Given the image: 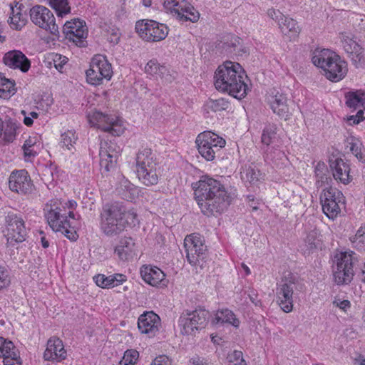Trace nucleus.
I'll return each instance as SVG.
<instances>
[{"instance_id":"nucleus-1","label":"nucleus","mask_w":365,"mask_h":365,"mask_svg":"<svg viewBox=\"0 0 365 365\" xmlns=\"http://www.w3.org/2000/svg\"><path fill=\"white\" fill-rule=\"evenodd\" d=\"M195 198L201 212L207 216L220 214L230 205L231 196L224 185L208 175L192 184Z\"/></svg>"},{"instance_id":"nucleus-2","label":"nucleus","mask_w":365,"mask_h":365,"mask_svg":"<svg viewBox=\"0 0 365 365\" xmlns=\"http://www.w3.org/2000/svg\"><path fill=\"white\" fill-rule=\"evenodd\" d=\"M245 71L240 63L226 61L215 72L214 85L220 92L227 93L237 99L244 98L250 88L244 81Z\"/></svg>"},{"instance_id":"nucleus-3","label":"nucleus","mask_w":365,"mask_h":365,"mask_svg":"<svg viewBox=\"0 0 365 365\" xmlns=\"http://www.w3.org/2000/svg\"><path fill=\"white\" fill-rule=\"evenodd\" d=\"M312 61L322 69L324 76L330 81L339 82L346 76L348 65L335 52L327 48H317L314 51Z\"/></svg>"},{"instance_id":"nucleus-4","label":"nucleus","mask_w":365,"mask_h":365,"mask_svg":"<svg viewBox=\"0 0 365 365\" xmlns=\"http://www.w3.org/2000/svg\"><path fill=\"white\" fill-rule=\"evenodd\" d=\"M126 208L118 201L104 204L100 212V228L108 237L119 235L125 228Z\"/></svg>"},{"instance_id":"nucleus-5","label":"nucleus","mask_w":365,"mask_h":365,"mask_svg":"<svg viewBox=\"0 0 365 365\" xmlns=\"http://www.w3.org/2000/svg\"><path fill=\"white\" fill-rule=\"evenodd\" d=\"M136 173L139 180L146 186L158 182L157 162L151 149L140 150L136 156Z\"/></svg>"},{"instance_id":"nucleus-6","label":"nucleus","mask_w":365,"mask_h":365,"mask_svg":"<svg viewBox=\"0 0 365 365\" xmlns=\"http://www.w3.org/2000/svg\"><path fill=\"white\" fill-rule=\"evenodd\" d=\"M357 262V255L353 251L341 252L335 255L333 272L334 281L338 285L348 284L351 282Z\"/></svg>"},{"instance_id":"nucleus-7","label":"nucleus","mask_w":365,"mask_h":365,"mask_svg":"<svg viewBox=\"0 0 365 365\" xmlns=\"http://www.w3.org/2000/svg\"><path fill=\"white\" fill-rule=\"evenodd\" d=\"M209 317V311L200 307L193 311H184L178 319L180 333L182 335L195 336L206 327Z\"/></svg>"},{"instance_id":"nucleus-8","label":"nucleus","mask_w":365,"mask_h":365,"mask_svg":"<svg viewBox=\"0 0 365 365\" xmlns=\"http://www.w3.org/2000/svg\"><path fill=\"white\" fill-rule=\"evenodd\" d=\"M195 143L202 157L207 161H212L216 153L225 147L226 141L217 134L206 130L197 135Z\"/></svg>"},{"instance_id":"nucleus-9","label":"nucleus","mask_w":365,"mask_h":365,"mask_svg":"<svg viewBox=\"0 0 365 365\" xmlns=\"http://www.w3.org/2000/svg\"><path fill=\"white\" fill-rule=\"evenodd\" d=\"M135 29L139 36L148 42L164 40L168 34V27L151 19H142L135 23Z\"/></svg>"},{"instance_id":"nucleus-10","label":"nucleus","mask_w":365,"mask_h":365,"mask_svg":"<svg viewBox=\"0 0 365 365\" xmlns=\"http://www.w3.org/2000/svg\"><path fill=\"white\" fill-rule=\"evenodd\" d=\"M5 226L4 232L8 246L14 247L26 240L27 232L21 215L9 212L5 217Z\"/></svg>"},{"instance_id":"nucleus-11","label":"nucleus","mask_w":365,"mask_h":365,"mask_svg":"<svg viewBox=\"0 0 365 365\" xmlns=\"http://www.w3.org/2000/svg\"><path fill=\"white\" fill-rule=\"evenodd\" d=\"M86 80L89 84L98 86L106 79L109 81L113 75L111 64L103 55H96L91 59L90 68L86 72Z\"/></svg>"},{"instance_id":"nucleus-12","label":"nucleus","mask_w":365,"mask_h":365,"mask_svg":"<svg viewBox=\"0 0 365 365\" xmlns=\"http://www.w3.org/2000/svg\"><path fill=\"white\" fill-rule=\"evenodd\" d=\"M184 247L189 264L202 268L207 257V246L201 237L195 234L187 235L184 240Z\"/></svg>"},{"instance_id":"nucleus-13","label":"nucleus","mask_w":365,"mask_h":365,"mask_svg":"<svg viewBox=\"0 0 365 365\" xmlns=\"http://www.w3.org/2000/svg\"><path fill=\"white\" fill-rule=\"evenodd\" d=\"M299 282L290 275L283 278L277 289V302L281 309L286 313L293 309L294 299L297 297Z\"/></svg>"},{"instance_id":"nucleus-14","label":"nucleus","mask_w":365,"mask_h":365,"mask_svg":"<svg viewBox=\"0 0 365 365\" xmlns=\"http://www.w3.org/2000/svg\"><path fill=\"white\" fill-rule=\"evenodd\" d=\"M89 123L104 132L114 136H120L124 131L121 120L115 115H108L102 112L94 110L87 115Z\"/></svg>"},{"instance_id":"nucleus-15","label":"nucleus","mask_w":365,"mask_h":365,"mask_svg":"<svg viewBox=\"0 0 365 365\" xmlns=\"http://www.w3.org/2000/svg\"><path fill=\"white\" fill-rule=\"evenodd\" d=\"M29 14L32 23L59 37L58 26L51 10L43 6L36 5L30 9Z\"/></svg>"},{"instance_id":"nucleus-16","label":"nucleus","mask_w":365,"mask_h":365,"mask_svg":"<svg viewBox=\"0 0 365 365\" xmlns=\"http://www.w3.org/2000/svg\"><path fill=\"white\" fill-rule=\"evenodd\" d=\"M63 34L66 39L78 46L83 45V40L87 37L86 23L79 19L67 21L63 26Z\"/></svg>"},{"instance_id":"nucleus-17","label":"nucleus","mask_w":365,"mask_h":365,"mask_svg":"<svg viewBox=\"0 0 365 365\" xmlns=\"http://www.w3.org/2000/svg\"><path fill=\"white\" fill-rule=\"evenodd\" d=\"M9 187L13 192L26 194L31 192L33 184L31 177L26 170H16L10 174Z\"/></svg>"},{"instance_id":"nucleus-18","label":"nucleus","mask_w":365,"mask_h":365,"mask_svg":"<svg viewBox=\"0 0 365 365\" xmlns=\"http://www.w3.org/2000/svg\"><path fill=\"white\" fill-rule=\"evenodd\" d=\"M161 327L160 317L153 311H146L138 319V328L141 334H147L149 337L155 336Z\"/></svg>"},{"instance_id":"nucleus-19","label":"nucleus","mask_w":365,"mask_h":365,"mask_svg":"<svg viewBox=\"0 0 365 365\" xmlns=\"http://www.w3.org/2000/svg\"><path fill=\"white\" fill-rule=\"evenodd\" d=\"M66 357L67 352L62 340L56 336L51 337L47 341L46 349L43 353L44 360L61 362Z\"/></svg>"},{"instance_id":"nucleus-20","label":"nucleus","mask_w":365,"mask_h":365,"mask_svg":"<svg viewBox=\"0 0 365 365\" xmlns=\"http://www.w3.org/2000/svg\"><path fill=\"white\" fill-rule=\"evenodd\" d=\"M3 61L7 66L19 69L24 73L27 72L31 67L30 60L19 50H13L6 53Z\"/></svg>"},{"instance_id":"nucleus-21","label":"nucleus","mask_w":365,"mask_h":365,"mask_svg":"<svg viewBox=\"0 0 365 365\" xmlns=\"http://www.w3.org/2000/svg\"><path fill=\"white\" fill-rule=\"evenodd\" d=\"M0 358H3L4 365L21 364L19 352L14 343L1 336H0Z\"/></svg>"},{"instance_id":"nucleus-22","label":"nucleus","mask_w":365,"mask_h":365,"mask_svg":"<svg viewBox=\"0 0 365 365\" xmlns=\"http://www.w3.org/2000/svg\"><path fill=\"white\" fill-rule=\"evenodd\" d=\"M140 275L146 283L153 287L166 286L168 283L165 274L157 267L143 265L140 268Z\"/></svg>"},{"instance_id":"nucleus-23","label":"nucleus","mask_w":365,"mask_h":365,"mask_svg":"<svg viewBox=\"0 0 365 365\" xmlns=\"http://www.w3.org/2000/svg\"><path fill=\"white\" fill-rule=\"evenodd\" d=\"M269 102L272 111L282 118L287 120L289 116L286 95L274 90L269 96Z\"/></svg>"},{"instance_id":"nucleus-24","label":"nucleus","mask_w":365,"mask_h":365,"mask_svg":"<svg viewBox=\"0 0 365 365\" xmlns=\"http://www.w3.org/2000/svg\"><path fill=\"white\" fill-rule=\"evenodd\" d=\"M329 166L333 177L336 181L346 185L352 180V177L349 175V165L342 158H337L335 160H330Z\"/></svg>"},{"instance_id":"nucleus-25","label":"nucleus","mask_w":365,"mask_h":365,"mask_svg":"<svg viewBox=\"0 0 365 365\" xmlns=\"http://www.w3.org/2000/svg\"><path fill=\"white\" fill-rule=\"evenodd\" d=\"M45 216L49 226L54 232L61 230L60 226L68 225L66 210L59 207H51Z\"/></svg>"},{"instance_id":"nucleus-26","label":"nucleus","mask_w":365,"mask_h":365,"mask_svg":"<svg viewBox=\"0 0 365 365\" xmlns=\"http://www.w3.org/2000/svg\"><path fill=\"white\" fill-rule=\"evenodd\" d=\"M93 280L97 286L103 289H109L122 284L127 280V277L122 274H114L109 276L98 274L93 277Z\"/></svg>"},{"instance_id":"nucleus-27","label":"nucleus","mask_w":365,"mask_h":365,"mask_svg":"<svg viewBox=\"0 0 365 365\" xmlns=\"http://www.w3.org/2000/svg\"><path fill=\"white\" fill-rule=\"evenodd\" d=\"M135 242L131 237H123L115 247V253L123 261H128L132 259L134 253Z\"/></svg>"},{"instance_id":"nucleus-28","label":"nucleus","mask_w":365,"mask_h":365,"mask_svg":"<svg viewBox=\"0 0 365 365\" xmlns=\"http://www.w3.org/2000/svg\"><path fill=\"white\" fill-rule=\"evenodd\" d=\"M116 192L123 199L132 201L138 196V190L128 179L123 177L116 187Z\"/></svg>"},{"instance_id":"nucleus-29","label":"nucleus","mask_w":365,"mask_h":365,"mask_svg":"<svg viewBox=\"0 0 365 365\" xmlns=\"http://www.w3.org/2000/svg\"><path fill=\"white\" fill-rule=\"evenodd\" d=\"M225 323L231 324L235 328H238L240 327V322L232 310L229 309L217 310L215 317L212 320V324L216 325Z\"/></svg>"},{"instance_id":"nucleus-30","label":"nucleus","mask_w":365,"mask_h":365,"mask_svg":"<svg viewBox=\"0 0 365 365\" xmlns=\"http://www.w3.org/2000/svg\"><path fill=\"white\" fill-rule=\"evenodd\" d=\"M176 13L177 18L180 20L197 22L200 18V13L188 2L181 0V5Z\"/></svg>"},{"instance_id":"nucleus-31","label":"nucleus","mask_w":365,"mask_h":365,"mask_svg":"<svg viewBox=\"0 0 365 365\" xmlns=\"http://www.w3.org/2000/svg\"><path fill=\"white\" fill-rule=\"evenodd\" d=\"M346 106L351 109L356 110L358 108H365V91L356 90L349 91L345 94Z\"/></svg>"},{"instance_id":"nucleus-32","label":"nucleus","mask_w":365,"mask_h":365,"mask_svg":"<svg viewBox=\"0 0 365 365\" xmlns=\"http://www.w3.org/2000/svg\"><path fill=\"white\" fill-rule=\"evenodd\" d=\"M280 20L281 21H279L278 25L281 32L284 35L289 36V38L295 37L298 35L300 29L297 22L294 19L284 16Z\"/></svg>"},{"instance_id":"nucleus-33","label":"nucleus","mask_w":365,"mask_h":365,"mask_svg":"<svg viewBox=\"0 0 365 365\" xmlns=\"http://www.w3.org/2000/svg\"><path fill=\"white\" fill-rule=\"evenodd\" d=\"M319 245L320 240L318 239V232L316 230H312L307 233L304 244L301 245V250L304 255H309L317 250Z\"/></svg>"},{"instance_id":"nucleus-34","label":"nucleus","mask_w":365,"mask_h":365,"mask_svg":"<svg viewBox=\"0 0 365 365\" xmlns=\"http://www.w3.org/2000/svg\"><path fill=\"white\" fill-rule=\"evenodd\" d=\"M19 126L20 124L16 120L11 118L4 121L2 140L5 143H12L16 139V130Z\"/></svg>"},{"instance_id":"nucleus-35","label":"nucleus","mask_w":365,"mask_h":365,"mask_svg":"<svg viewBox=\"0 0 365 365\" xmlns=\"http://www.w3.org/2000/svg\"><path fill=\"white\" fill-rule=\"evenodd\" d=\"M324 213L329 219H335L344 207L345 202L338 203L337 201H321Z\"/></svg>"},{"instance_id":"nucleus-36","label":"nucleus","mask_w":365,"mask_h":365,"mask_svg":"<svg viewBox=\"0 0 365 365\" xmlns=\"http://www.w3.org/2000/svg\"><path fill=\"white\" fill-rule=\"evenodd\" d=\"M278 127L274 123L267 124L262 133L261 142L267 147L274 143L277 139Z\"/></svg>"},{"instance_id":"nucleus-37","label":"nucleus","mask_w":365,"mask_h":365,"mask_svg":"<svg viewBox=\"0 0 365 365\" xmlns=\"http://www.w3.org/2000/svg\"><path fill=\"white\" fill-rule=\"evenodd\" d=\"M316 176V185L318 187H322L325 184H329L331 178L328 175L329 171L324 162L317 163L314 169Z\"/></svg>"},{"instance_id":"nucleus-38","label":"nucleus","mask_w":365,"mask_h":365,"mask_svg":"<svg viewBox=\"0 0 365 365\" xmlns=\"http://www.w3.org/2000/svg\"><path fill=\"white\" fill-rule=\"evenodd\" d=\"M346 147L349 148L350 151L361 162L365 163V155L361 153L362 143L359 139L354 136H349L345 140Z\"/></svg>"},{"instance_id":"nucleus-39","label":"nucleus","mask_w":365,"mask_h":365,"mask_svg":"<svg viewBox=\"0 0 365 365\" xmlns=\"http://www.w3.org/2000/svg\"><path fill=\"white\" fill-rule=\"evenodd\" d=\"M321 201H337L338 203L345 202L343 193L336 188L329 187L324 189L320 196Z\"/></svg>"},{"instance_id":"nucleus-40","label":"nucleus","mask_w":365,"mask_h":365,"mask_svg":"<svg viewBox=\"0 0 365 365\" xmlns=\"http://www.w3.org/2000/svg\"><path fill=\"white\" fill-rule=\"evenodd\" d=\"M100 166L102 174H106L115 168L118 158H111V154L99 153Z\"/></svg>"},{"instance_id":"nucleus-41","label":"nucleus","mask_w":365,"mask_h":365,"mask_svg":"<svg viewBox=\"0 0 365 365\" xmlns=\"http://www.w3.org/2000/svg\"><path fill=\"white\" fill-rule=\"evenodd\" d=\"M49 6L53 9L58 17H63L71 12L68 0H47Z\"/></svg>"},{"instance_id":"nucleus-42","label":"nucleus","mask_w":365,"mask_h":365,"mask_svg":"<svg viewBox=\"0 0 365 365\" xmlns=\"http://www.w3.org/2000/svg\"><path fill=\"white\" fill-rule=\"evenodd\" d=\"M14 81L2 76L0 73V98H8L14 94Z\"/></svg>"},{"instance_id":"nucleus-43","label":"nucleus","mask_w":365,"mask_h":365,"mask_svg":"<svg viewBox=\"0 0 365 365\" xmlns=\"http://www.w3.org/2000/svg\"><path fill=\"white\" fill-rule=\"evenodd\" d=\"M341 40L344 48L347 53H353V51H360L361 47L354 40L352 35L349 34H341Z\"/></svg>"},{"instance_id":"nucleus-44","label":"nucleus","mask_w":365,"mask_h":365,"mask_svg":"<svg viewBox=\"0 0 365 365\" xmlns=\"http://www.w3.org/2000/svg\"><path fill=\"white\" fill-rule=\"evenodd\" d=\"M207 106L214 112H218L227 110L230 106L228 100L220 98L216 100L210 99L207 102Z\"/></svg>"},{"instance_id":"nucleus-45","label":"nucleus","mask_w":365,"mask_h":365,"mask_svg":"<svg viewBox=\"0 0 365 365\" xmlns=\"http://www.w3.org/2000/svg\"><path fill=\"white\" fill-rule=\"evenodd\" d=\"M99 153H106V154H111V158H119L120 148H117L115 143L112 141H104L101 143Z\"/></svg>"},{"instance_id":"nucleus-46","label":"nucleus","mask_w":365,"mask_h":365,"mask_svg":"<svg viewBox=\"0 0 365 365\" xmlns=\"http://www.w3.org/2000/svg\"><path fill=\"white\" fill-rule=\"evenodd\" d=\"M11 11L14 14V10L13 7H11ZM8 22L13 29L21 30L26 25V20L20 12H18L16 14H13L12 16H10Z\"/></svg>"},{"instance_id":"nucleus-47","label":"nucleus","mask_w":365,"mask_h":365,"mask_svg":"<svg viewBox=\"0 0 365 365\" xmlns=\"http://www.w3.org/2000/svg\"><path fill=\"white\" fill-rule=\"evenodd\" d=\"M77 138L73 130H67L61 134V144L63 147H66L68 150H71L73 143H76Z\"/></svg>"},{"instance_id":"nucleus-48","label":"nucleus","mask_w":365,"mask_h":365,"mask_svg":"<svg viewBox=\"0 0 365 365\" xmlns=\"http://www.w3.org/2000/svg\"><path fill=\"white\" fill-rule=\"evenodd\" d=\"M246 177L251 184L255 185L263 178V174L256 166H250L247 170Z\"/></svg>"},{"instance_id":"nucleus-49","label":"nucleus","mask_w":365,"mask_h":365,"mask_svg":"<svg viewBox=\"0 0 365 365\" xmlns=\"http://www.w3.org/2000/svg\"><path fill=\"white\" fill-rule=\"evenodd\" d=\"M61 227V230L58 232H61L65 237H66L71 241H76L78 239V235L73 227H71L69 220H68V225H63Z\"/></svg>"},{"instance_id":"nucleus-50","label":"nucleus","mask_w":365,"mask_h":365,"mask_svg":"<svg viewBox=\"0 0 365 365\" xmlns=\"http://www.w3.org/2000/svg\"><path fill=\"white\" fill-rule=\"evenodd\" d=\"M227 359L229 365H241L247 364L243 359V354L241 351L235 350L232 353L228 355Z\"/></svg>"},{"instance_id":"nucleus-51","label":"nucleus","mask_w":365,"mask_h":365,"mask_svg":"<svg viewBox=\"0 0 365 365\" xmlns=\"http://www.w3.org/2000/svg\"><path fill=\"white\" fill-rule=\"evenodd\" d=\"M351 55V61L356 68L362 67L365 64V58L363 55L362 49L360 51H353V53H349Z\"/></svg>"},{"instance_id":"nucleus-52","label":"nucleus","mask_w":365,"mask_h":365,"mask_svg":"<svg viewBox=\"0 0 365 365\" xmlns=\"http://www.w3.org/2000/svg\"><path fill=\"white\" fill-rule=\"evenodd\" d=\"M181 5V0H163V6L165 9L170 10L171 13L176 14L178 12L180 6Z\"/></svg>"},{"instance_id":"nucleus-53","label":"nucleus","mask_w":365,"mask_h":365,"mask_svg":"<svg viewBox=\"0 0 365 365\" xmlns=\"http://www.w3.org/2000/svg\"><path fill=\"white\" fill-rule=\"evenodd\" d=\"M150 365H173V360L167 355H159L155 358Z\"/></svg>"},{"instance_id":"nucleus-54","label":"nucleus","mask_w":365,"mask_h":365,"mask_svg":"<svg viewBox=\"0 0 365 365\" xmlns=\"http://www.w3.org/2000/svg\"><path fill=\"white\" fill-rule=\"evenodd\" d=\"M145 71L146 73L154 75L157 74L160 71L159 63L156 60H150L145 66Z\"/></svg>"},{"instance_id":"nucleus-55","label":"nucleus","mask_w":365,"mask_h":365,"mask_svg":"<svg viewBox=\"0 0 365 365\" xmlns=\"http://www.w3.org/2000/svg\"><path fill=\"white\" fill-rule=\"evenodd\" d=\"M66 62L67 58L61 55H56V58L53 59L55 68L61 73L63 72V66Z\"/></svg>"},{"instance_id":"nucleus-56","label":"nucleus","mask_w":365,"mask_h":365,"mask_svg":"<svg viewBox=\"0 0 365 365\" xmlns=\"http://www.w3.org/2000/svg\"><path fill=\"white\" fill-rule=\"evenodd\" d=\"M267 15L273 20L277 21L278 24H279V21H281L280 19H282L284 16L279 10L274 9L273 8L267 10Z\"/></svg>"},{"instance_id":"nucleus-57","label":"nucleus","mask_w":365,"mask_h":365,"mask_svg":"<svg viewBox=\"0 0 365 365\" xmlns=\"http://www.w3.org/2000/svg\"><path fill=\"white\" fill-rule=\"evenodd\" d=\"M333 304L344 312L351 307V303L347 299L341 300L339 299H336L334 300Z\"/></svg>"},{"instance_id":"nucleus-58","label":"nucleus","mask_w":365,"mask_h":365,"mask_svg":"<svg viewBox=\"0 0 365 365\" xmlns=\"http://www.w3.org/2000/svg\"><path fill=\"white\" fill-rule=\"evenodd\" d=\"M188 365H209L208 360L199 356L192 357Z\"/></svg>"},{"instance_id":"nucleus-59","label":"nucleus","mask_w":365,"mask_h":365,"mask_svg":"<svg viewBox=\"0 0 365 365\" xmlns=\"http://www.w3.org/2000/svg\"><path fill=\"white\" fill-rule=\"evenodd\" d=\"M7 277L8 274L6 270L4 267H0V289L8 284L9 280Z\"/></svg>"},{"instance_id":"nucleus-60","label":"nucleus","mask_w":365,"mask_h":365,"mask_svg":"<svg viewBox=\"0 0 365 365\" xmlns=\"http://www.w3.org/2000/svg\"><path fill=\"white\" fill-rule=\"evenodd\" d=\"M248 200L249 205L252 207V211H257L259 210V202L258 200L255 199V197L253 195H249L247 196Z\"/></svg>"},{"instance_id":"nucleus-61","label":"nucleus","mask_w":365,"mask_h":365,"mask_svg":"<svg viewBox=\"0 0 365 365\" xmlns=\"http://www.w3.org/2000/svg\"><path fill=\"white\" fill-rule=\"evenodd\" d=\"M139 354L135 350H128L126 351L124 354L123 357H128V359H132V364H135L138 358Z\"/></svg>"},{"instance_id":"nucleus-62","label":"nucleus","mask_w":365,"mask_h":365,"mask_svg":"<svg viewBox=\"0 0 365 365\" xmlns=\"http://www.w3.org/2000/svg\"><path fill=\"white\" fill-rule=\"evenodd\" d=\"M240 43L239 38L235 36H232L230 41H227L224 43V48L227 49L230 48H233L234 49L237 47V46Z\"/></svg>"},{"instance_id":"nucleus-63","label":"nucleus","mask_w":365,"mask_h":365,"mask_svg":"<svg viewBox=\"0 0 365 365\" xmlns=\"http://www.w3.org/2000/svg\"><path fill=\"white\" fill-rule=\"evenodd\" d=\"M249 298H250V301L256 307H261L262 306L261 300L258 299L257 294L254 291H252L251 293L249 294Z\"/></svg>"},{"instance_id":"nucleus-64","label":"nucleus","mask_w":365,"mask_h":365,"mask_svg":"<svg viewBox=\"0 0 365 365\" xmlns=\"http://www.w3.org/2000/svg\"><path fill=\"white\" fill-rule=\"evenodd\" d=\"M354 243L356 244V246L363 249L365 247V235L361 236V237H354L353 241Z\"/></svg>"}]
</instances>
